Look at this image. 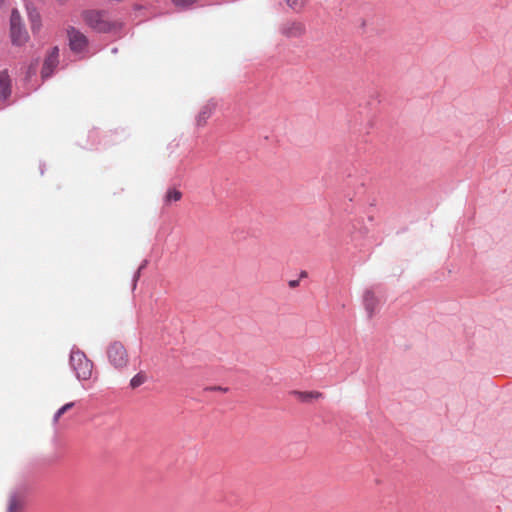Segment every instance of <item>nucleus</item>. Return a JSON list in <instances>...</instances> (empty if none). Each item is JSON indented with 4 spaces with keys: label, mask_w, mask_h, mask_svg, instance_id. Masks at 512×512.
<instances>
[{
    "label": "nucleus",
    "mask_w": 512,
    "mask_h": 512,
    "mask_svg": "<svg viewBox=\"0 0 512 512\" xmlns=\"http://www.w3.org/2000/svg\"><path fill=\"white\" fill-rule=\"evenodd\" d=\"M70 366L75 372L77 379L88 380L91 378L93 363L81 350L72 349L70 354Z\"/></svg>",
    "instance_id": "obj_1"
},
{
    "label": "nucleus",
    "mask_w": 512,
    "mask_h": 512,
    "mask_svg": "<svg viewBox=\"0 0 512 512\" xmlns=\"http://www.w3.org/2000/svg\"><path fill=\"white\" fill-rule=\"evenodd\" d=\"M81 17L86 25L98 32L106 33L113 28L104 11L85 10L81 13Z\"/></svg>",
    "instance_id": "obj_2"
},
{
    "label": "nucleus",
    "mask_w": 512,
    "mask_h": 512,
    "mask_svg": "<svg viewBox=\"0 0 512 512\" xmlns=\"http://www.w3.org/2000/svg\"><path fill=\"white\" fill-rule=\"evenodd\" d=\"M107 356L115 368H123L128 363V353L121 342L111 343L107 349Z\"/></svg>",
    "instance_id": "obj_3"
},
{
    "label": "nucleus",
    "mask_w": 512,
    "mask_h": 512,
    "mask_svg": "<svg viewBox=\"0 0 512 512\" xmlns=\"http://www.w3.org/2000/svg\"><path fill=\"white\" fill-rule=\"evenodd\" d=\"M10 25L13 44L20 46L26 43L29 36L27 31L21 25L20 15L17 10H13L11 13Z\"/></svg>",
    "instance_id": "obj_4"
},
{
    "label": "nucleus",
    "mask_w": 512,
    "mask_h": 512,
    "mask_svg": "<svg viewBox=\"0 0 512 512\" xmlns=\"http://www.w3.org/2000/svg\"><path fill=\"white\" fill-rule=\"evenodd\" d=\"M67 36L69 39L70 49L73 52L80 53L86 49L88 45V39L82 32L74 27H69L67 29Z\"/></svg>",
    "instance_id": "obj_5"
},
{
    "label": "nucleus",
    "mask_w": 512,
    "mask_h": 512,
    "mask_svg": "<svg viewBox=\"0 0 512 512\" xmlns=\"http://www.w3.org/2000/svg\"><path fill=\"white\" fill-rule=\"evenodd\" d=\"M59 58V49L58 47H53L47 57L45 58L43 68L41 71L42 78H48L51 76L53 70L58 65Z\"/></svg>",
    "instance_id": "obj_6"
},
{
    "label": "nucleus",
    "mask_w": 512,
    "mask_h": 512,
    "mask_svg": "<svg viewBox=\"0 0 512 512\" xmlns=\"http://www.w3.org/2000/svg\"><path fill=\"white\" fill-rule=\"evenodd\" d=\"M216 109V104L214 102H207L204 104L197 116H196V124L199 127H203L207 124L208 119L213 115Z\"/></svg>",
    "instance_id": "obj_7"
},
{
    "label": "nucleus",
    "mask_w": 512,
    "mask_h": 512,
    "mask_svg": "<svg viewBox=\"0 0 512 512\" xmlns=\"http://www.w3.org/2000/svg\"><path fill=\"white\" fill-rule=\"evenodd\" d=\"M290 395L293 396L300 402L303 403H311L312 401L322 399L324 397L323 393L319 391H298L293 390L290 392Z\"/></svg>",
    "instance_id": "obj_8"
},
{
    "label": "nucleus",
    "mask_w": 512,
    "mask_h": 512,
    "mask_svg": "<svg viewBox=\"0 0 512 512\" xmlns=\"http://www.w3.org/2000/svg\"><path fill=\"white\" fill-rule=\"evenodd\" d=\"M364 305L365 309L368 312L369 316L372 317L377 305H378V299L375 296V293L371 290H367L364 294Z\"/></svg>",
    "instance_id": "obj_9"
},
{
    "label": "nucleus",
    "mask_w": 512,
    "mask_h": 512,
    "mask_svg": "<svg viewBox=\"0 0 512 512\" xmlns=\"http://www.w3.org/2000/svg\"><path fill=\"white\" fill-rule=\"evenodd\" d=\"M24 496L20 494H12L8 500L7 512H21L24 507Z\"/></svg>",
    "instance_id": "obj_10"
},
{
    "label": "nucleus",
    "mask_w": 512,
    "mask_h": 512,
    "mask_svg": "<svg viewBox=\"0 0 512 512\" xmlns=\"http://www.w3.org/2000/svg\"><path fill=\"white\" fill-rule=\"evenodd\" d=\"M11 94V83L7 71L0 72V96L7 99Z\"/></svg>",
    "instance_id": "obj_11"
},
{
    "label": "nucleus",
    "mask_w": 512,
    "mask_h": 512,
    "mask_svg": "<svg viewBox=\"0 0 512 512\" xmlns=\"http://www.w3.org/2000/svg\"><path fill=\"white\" fill-rule=\"evenodd\" d=\"M182 198V193L177 189H169L165 195V202H177Z\"/></svg>",
    "instance_id": "obj_12"
},
{
    "label": "nucleus",
    "mask_w": 512,
    "mask_h": 512,
    "mask_svg": "<svg viewBox=\"0 0 512 512\" xmlns=\"http://www.w3.org/2000/svg\"><path fill=\"white\" fill-rule=\"evenodd\" d=\"M74 406L73 402L66 403L61 408L57 410V412L54 414L53 422L57 423L60 419V417L66 413L69 409H71Z\"/></svg>",
    "instance_id": "obj_13"
},
{
    "label": "nucleus",
    "mask_w": 512,
    "mask_h": 512,
    "mask_svg": "<svg viewBox=\"0 0 512 512\" xmlns=\"http://www.w3.org/2000/svg\"><path fill=\"white\" fill-rule=\"evenodd\" d=\"M286 3L292 8V9H300L303 4L304 0H286Z\"/></svg>",
    "instance_id": "obj_14"
},
{
    "label": "nucleus",
    "mask_w": 512,
    "mask_h": 512,
    "mask_svg": "<svg viewBox=\"0 0 512 512\" xmlns=\"http://www.w3.org/2000/svg\"><path fill=\"white\" fill-rule=\"evenodd\" d=\"M176 6L187 7L196 2L197 0H172Z\"/></svg>",
    "instance_id": "obj_15"
},
{
    "label": "nucleus",
    "mask_w": 512,
    "mask_h": 512,
    "mask_svg": "<svg viewBox=\"0 0 512 512\" xmlns=\"http://www.w3.org/2000/svg\"><path fill=\"white\" fill-rule=\"evenodd\" d=\"M30 17H31V21H32V25H31V29L33 31L39 29V16L38 15H33V14H30Z\"/></svg>",
    "instance_id": "obj_16"
},
{
    "label": "nucleus",
    "mask_w": 512,
    "mask_h": 512,
    "mask_svg": "<svg viewBox=\"0 0 512 512\" xmlns=\"http://www.w3.org/2000/svg\"><path fill=\"white\" fill-rule=\"evenodd\" d=\"M141 383H142V381H141V379H140L138 376L134 377V378L131 380V385H132V387H137V386H139Z\"/></svg>",
    "instance_id": "obj_17"
},
{
    "label": "nucleus",
    "mask_w": 512,
    "mask_h": 512,
    "mask_svg": "<svg viewBox=\"0 0 512 512\" xmlns=\"http://www.w3.org/2000/svg\"><path fill=\"white\" fill-rule=\"evenodd\" d=\"M296 285H297V281H291V282H290V286L294 287V286H296Z\"/></svg>",
    "instance_id": "obj_18"
},
{
    "label": "nucleus",
    "mask_w": 512,
    "mask_h": 512,
    "mask_svg": "<svg viewBox=\"0 0 512 512\" xmlns=\"http://www.w3.org/2000/svg\"><path fill=\"white\" fill-rule=\"evenodd\" d=\"M3 2V0H0V4Z\"/></svg>",
    "instance_id": "obj_19"
}]
</instances>
